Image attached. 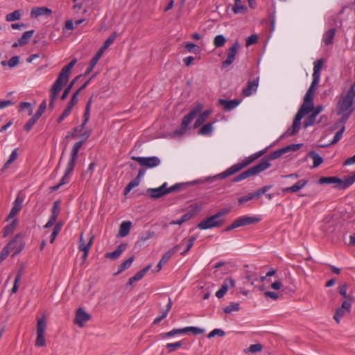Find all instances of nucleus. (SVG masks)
Listing matches in <instances>:
<instances>
[{
	"label": "nucleus",
	"instance_id": "33",
	"mask_svg": "<svg viewBox=\"0 0 355 355\" xmlns=\"http://www.w3.org/2000/svg\"><path fill=\"white\" fill-rule=\"evenodd\" d=\"M35 31H28L23 33L22 36L18 40L19 46H24L29 42V40L34 34Z\"/></svg>",
	"mask_w": 355,
	"mask_h": 355
},
{
	"label": "nucleus",
	"instance_id": "63",
	"mask_svg": "<svg viewBox=\"0 0 355 355\" xmlns=\"http://www.w3.org/2000/svg\"><path fill=\"white\" fill-rule=\"evenodd\" d=\"M37 120L38 119L35 118V116H33L28 121V122L24 125V130L26 132H29Z\"/></svg>",
	"mask_w": 355,
	"mask_h": 355
},
{
	"label": "nucleus",
	"instance_id": "11",
	"mask_svg": "<svg viewBox=\"0 0 355 355\" xmlns=\"http://www.w3.org/2000/svg\"><path fill=\"white\" fill-rule=\"evenodd\" d=\"M239 48L238 42H234L227 51V58L222 62V68H226L233 63Z\"/></svg>",
	"mask_w": 355,
	"mask_h": 355
},
{
	"label": "nucleus",
	"instance_id": "46",
	"mask_svg": "<svg viewBox=\"0 0 355 355\" xmlns=\"http://www.w3.org/2000/svg\"><path fill=\"white\" fill-rule=\"evenodd\" d=\"M323 60L319 59L314 62L313 76H320V70L322 67Z\"/></svg>",
	"mask_w": 355,
	"mask_h": 355
},
{
	"label": "nucleus",
	"instance_id": "39",
	"mask_svg": "<svg viewBox=\"0 0 355 355\" xmlns=\"http://www.w3.org/2000/svg\"><path fill=\"white\" fill-rule=\"evenodd\" d=\"M211 112L210 110H205L202 113H201L198 116V118L195 122L194 126L196 128V127L200 126L201 124H202L207 120V119L208 118V116H209Z\"/></svg>",
	"mask_w": 355,
	"mask_h": 355
},
{
	"label": "nucleus",
	"instance_id": "25",
	"mask_svg": "<svg viewBox=\"0 0 355 355\" xmlns=\"http://www.w3.org/2000/svg\"><path fill=\"white\" fill-rule=\"evenodd\" d=\"M51 13V10L46 7H36L31 10V16L36 18L41 15H50Z\"/></svg>",
	"mask_w": 355,
	"mask_h": 355
},
{
	"label": "nucleus",
	"instance_id": "64",
	"mask_svg": "<svg viewBox=\"0 0 355 355\" xmlns=\"http://www.w3.org/2000/svg\"><path fill=\"white\" fill-rule=\"evenodd\" d=\"M192 332L194 335L202 334L205 332L203 329L196 327H187V332Z\"/></svg>",
	"mask_w": 355,
	"mask_h": 355
},
{
	"label": "nucleus",
	"instance_id": "42",
	"mask_svg": "<svg viewBox=\"0 0 355 355\" xmlns=\"http://www.w3.org/2000/svg\"><path fill=\"white\" fill-rule=\"evenodd\" d=\"M21 10H16L11 13H8L6 15V20L7 21H13L15 20H19L21 18Z\"/></svg>",
	"mask_w": 355,
	"mask_h": 355
},
{
	"label": "nucleus",
	"instance_id": "8",
	"mask_svg": "<svg viewBox=\"0 0 355 355\" xmlns=\"http://www.w3.org/2000/svg\"><path fill=\"white\" fill-rule=\"evenodd\" d=\"M46 329V320L45 315H43L41 318H37V338L35 340V345L38 347L46 346V340L44 338V333Z\"/></svg>",
	"mask_w": 355,
	"mask_h": 355
},
{
	"label": "nucleus",
	"instance_id": "24",
	"mask_svg": "<svg viewBox=\"0 0 355 355\" xmlns=\"http://www.w3.org/2000/svg\"><path fill=\"white\" fill-rule=\"evenodd\" d=\"M151 266V264H148L144 268L137 272L133 277L128 279L127 284L131 286L134 282L141 279L146 272L150 269Z\"/></svg>",
	"mask_w": 355,
	"mask_h": 355
},
{
	"label": "nucleus",
	"instance_id": "19",
	"mask_svg": "<svg viewBox=\"0 0 355 355\" xmlns=\"http://www.w3.org/2000/svg\"><path fill=\"white\" fill-rule=\"evenodd\" d=\"M21 237L20 234H17L1 250L0 255L3 259H6L9 254L10 250L16 247V243L19 239Z\"/></svg>",
	"mask_w": 355,
	"mask_h": 355
},
{
	"label": "nucleus",
	"instance_id": "26",
	"mask_svg": "<svg viewBox=\"0 0 355 355\" xmlns=\"http://www.w3.org/2000/svg\"><path fill=\"white\" fill-rule=\"evenodd\" d=\"M21 200L19 198H17L14 202V205L12 207L8 216H7L6 220L9 221L11 218H14L21 209Z\"/></svg>",
	"mask_w": 355,
	"mask_h": 355
},
{
	"label": "nucleus",
	"instance_id": "6",
	"mask_svg": "<svg viewBox=\"0 0 355 355\" xmlns=\"http://www.w3.org/2000/svg\"><path fill=\"white\" fill-rule=\"evenodd\" d=\"M200 107L198 106L190 111L187 115H185L182 120L180 128L175 130L172 133V137H177L183 135L186 132L188 125L191 121L197 116L198 113L200 111Z\"/></svg>",
	"mask_w": 355,
	"mask_h": 355
},
{
	"label": "nucleus",
	"instance_id": "57",
	"mask_svg": "<svg viewBox=\"0 0 355 355\" xmlns=\"http://www.w3.org/2000/svg\"><path fill=\"white\" fill-rule=\"evenodd\" d=\"M196 239V236H191L190 239H189L187 241L186 249L182 252H181L182 255H184L186 253H187L190 250V249L193 247Z\"/></svg>",
	"mask_w": 355,
	"mask_h": 355
},
{
	"label": "nucleus",
	"instance_id": "55",
	"mask_svg": "<svg viewBox=\"0 0 355 355\" xmlns=\"http://www.w3.org/2000/svg\"><path fill=\"white\" fill-rule=\"evenodd\" d=\"M46 109V102L45 100H44L42 102V103L40 104L38 110H37V112H35V114L33 116H35V118L39 119L42 115V114L44 112Z\"/></svg>",
	"mask_w": 355,
	"mask_h": 355
},
{
	"label": "nucleus",
	"instance_id": "51",
	"mask_svg": "<svg viewBox=\"0 0 355 355\" xmlns=\"http://www.w3.org/2000/svg\"><path fill=\"white\" fill-rule=\"evenodd\" d=\"M17 149H15L11 155H10L9 159L7 160V162L5 163L3 169L8 168L10 165L17 159Z\"/></svg>",
	"mask_w": 355,
	"mask_h": 355
},
{
	"label": "nucleus",
	"instance_id": "52",
	"mask_svg": "<svg viewBox=\"0 0 355 355\" xmlns=\"http://www.w3.org/2000/svg\"><path fill=\"white\" fill-rule=\"evenodd\" d=\"M232 10L235 14L245 13L248 10V8L245 6L241 5V3H238L233 6Z\"/></svg>",
	"mask_w": 355,
	"mask_h": 355
},
{
	"label": "nucleus",
	"instance_id": "7",
	"mask_svg": "<svg viewBox=\"0 0 355 355\" xmlns=\"http://www.w3.org/2000/svg\"><path fill=\"white\" fill-rule=\"evenodd\" d=\"M257 159V156H254L253 155H252L250 157H248L245 160H243L242 162L237 163V164L232 166L231 167L227 168L224 172L215 176L214 178H219L220 179H224L231 175L236 173V172L241 171V169L244 168L245 167H246L247 166L250 164L252 162H254Z\"/></svg>",
	"mask_w": 355,
	"mask_h": 355
},
{
	"label": "nucleus",
	"instance_id": "60",
	"mask_svg": "<svg viewBox=\"0 0 355 355\" xmlns=\"http://www.w3.org/2000/svg\"><path fill=\"white\" fill-rule=\"evenodd\" d=\"M186 49L193 53H198L200 51V48L197 45L193 43H187L185 45Z\"/></svg>",
	"mask_w": 355,
	"mask_h": 355
},
{
	"label": "nucleus",
	"instance_id": "15",
	"mask_svg": "<svg viewBox=\"0 0 355 355\" xmlns=\"http://www.w3.org/2000/svg\"><path fill=\"white\" fill-rule=\"evenodd\" d=\"M260 220V218L257 216H242L236 218L234 221L238 228L240 227L256 224L259 223Z\"/></svg>",
	"mask_w": 355,
	"mask_h": 355
},
{
	"label": "nucleus",
	"instance_id": "40",
	"mask_svg": "<svg viewBox=\"0 0 355 355\" xmlns=\"http://www.w3.org/2000/svg\"><path fill=\"white\" fill-rule=\"evenodd\" d=\"M92 103V96H91L89 98V99L88 100V101L86 104L85 110V112L83 114V119H84L83 121V125H86V123L88 122V120L89 118Z\"/></svg>",
	"mask_w": 355,
	"mask_h": 355
},
{
	"label": "nucleus",
	"instance_id": "3",
	"mask_svg": "<svg viewBox=\"0 0 355 355\" xmlns=\"http://www.w3.org/2000/svg\"><path fill=\"white\" fill-rule=\"evenodd\" d=\"M182 184H175L173 186L166 188L167 183L164 182L162 186L155 189H148L146 191V195L148 196L150 198L157 199L166 194L172 192H175L180 189L182 187Z\"/></svg>",
	"mask_w": 355,
	"mask_h": 355
},
{
	"label": "nucleus",
	"instance_id": "20",
	"mask_svg": "<svg viewBox=\"0 0 355 355\" xmlns=\"http://www.w3.org/2000/svg\"><path fill=\"white\" fill-rule=\"evenodd\" d=\"M110 44H111V36H110L107 38V40L104 42L103 45L101 47V49L98 50V51L92 58V59L90 61V63L96 65L97 64L98 61L99 60V59L101 58L104 51L110 46Z\"/></svg>",
	"mask_w": 355,
	"mask_h": 355
},
{
	"label": "nucleus",
	"instance_id": "9",
	"mask_svg": "<svg viewBox=\"0 0 355 355\" xmlns=\"http://www.w3.org/2000/svg\"><path fill=\"white\" fill-rule=\"evenodd\" d=\"M224 219L218 218L217 215L208 217L198 224L197 227L200 230H207L213 227H218L224 223Z\"/></svg>",
	"mask_w": 355,
	"mask_h": 355
},
{
	"label": "nucleus",
	"instance_id": "59",
	"mask_svg": "<svg viewBox=\"0 0 355 355\" xmlns=\"http://www.w3.org/2000/svg\"><path fill=\"white\" fill-rule=\"evenodd\" d=\"M78 92H74L67 103V107L72 110L73 107L78 103Z\"/></svg>",
	"mask_w": 355,
	"mask_h": 355
},
{
	"label": "nucleus",
	"instance_id": "49",
	"mask_svg": "<svg viewBox=\"0 0 355 355\" xmlns=\"http://www.w3.org/2000/svg\"><path fill=\"white\" fill-rule=\"evenodd\" d=\"M127 244L123 243H121L116 250L112 252V259L118 258L121 254L126 249Z\"/></svg>",
	"mask_w": 355,
	"mask_h": 355
},
{
	"label": "nucleus",
	"instance_id": "48",
	"mask_svg": "<svg viewBox=\"0 0 355 355\" xmlns=\"http://www.w3.org/2000/svg\"><path fill=\"white\" fill-rule=\"evenodd\" d=\"M240 309L239 303L231 302L228 306L223 309L225 313H230L232 311H238Z\"/></svg>",
	"mask_w": 355,
	"mask_h": 355
},
{
	"label": "nucleus",
	"instance_id": "1",
	"mask_svg": "<svg viewBox=\"0 0 355 355\" xmlns=\"http://www.w3.org/2000/svg\"><path fill=\"white\" fill-rule=\"evenodd\" d=\"M285 153L286 152L284 148L274 151L273 153L263 158L257 165L250 168L249 169L236 176L233 179V182H240L248 178L259 174V173L267 169L270 166V164L269 163L270 160L277 159Z\"/></svg>",
	"mask_w": 355,
	"mask_h": 355
},
{
	"label": "nucleus",
	"instance_id": "50",
	"mask_svg": "<svg viewBox=\"0 0 355 355\" xmlns=\"http://www.w3.org/2000/svg\"><path fill=\"white\" fill-rule=\"evenodd\" d=\"M183 345L182 341H178L173 343H168L166 347L168 349V352L171 353L181 347Z\"/></svg>",
	"mask_w": 355,
	"mask_h": 355
},
{
	"label": "nucleus",
	"instance_id": "12",
	"mask_svg": "<svg viewBox=\"0 0 355 355\" xmlns=\"http://www.w3.org/2000/svg\"><path fill=\"white\" fill-rule=\"evenodd\" d=\"M91 319V315L85 312L83 309L78 308L76 311L73 323L80 327L85 326V324Z\"/></svg>",
	"mask_w": 355,
	"mask_h": 355
},
{
	"label": "nucleus",
	"instance_id": "62",
	"mask_svg": "<svg viewBox=\"0 0 355 355\" xmlns=\"http://www.w3.org/2000/svg\"><path fill=\"white\" fill-rule=\"evenodd\" d=\"M258 39L259 37L257 35H251L246 39L245 46L248 47L251 45L255 44L258 42Z\"/></svg>",
	"mask_w": 355,
	"mask_h": 355
},
{
	"label": "nucleus",
	"instance_id": "38",
	"mask_svg": "<svg viewBox=\"0 0 355 355\" xmlns=\"http://www.w3.org/2000/svg\"><path fill=\"white\" fill-rule=\"evenodd\" d=\"M17 225V220L14 219L10 224L7 225L3 229V236L6 237L10 234L12 233Z\"/></svg>",
	"mask_w": 355,
	"mask_h": 355
},
{
	"label": "nucleus",
	"instance_id": "22",
	"mask_svg": "<svg viewBox=\"0 0 355 355\" xmlns=\"http://www.w3.org/2000/svg\"><path fill=\"white\" fill-rule=\"evenodd\" d=\"M308 182L307 180H298L291 187H286L282 189L283 193H296L304 188Z\"/></svg>",
	"mask_w": 355,
	"mask_h": 355
},
{
	"label": "nucleus",
	"instance_id": "31",
	"mask_svg": "<svg viewBox=\"0 0 355 355\" xmlns=\"http://www.w3.org/2000/svg\"><path fill=\"white\" fill-rule=\"evenodd\" d=\"M187 333V327H184L182 329H173V330L163 333L160 334V337L162 338H166L167 337H171L177 334H186Z\"/></svg>",
	"mask_w": 355,
	"mask_h": 355
},
{
	"label": "nucleus",
	"instance_id": "30",
	"mask_svg": "<svg viewBox=\"0 0 355 355\" xmlns=\"http://www.w3.org/2000/svg\"><path fill=\"white\" fill-rule=\"evenodd\" d=\"M336 35V28H331L324 33L323 35V42L326 45L333 43L334 37Z\"/></svg>",
	"mask_w": 355,
	"mask_h": 355
},
{
	"label": "nucleus",
	"instance_id": "10",
	"mask_svg": "<svg viewBox=\"0 0 355 355\" xmlns=\"http://www.w3.org/2000/svg\"><path fill=\"white\" fill-rule=\"evenodd\" d=\"M132 159L137 161L141 166L146 168H153L160 164V159L155 156L153 157H132Z\"/></svg>",
	"mask_w": 355,
	"mask_h": 355
},
{
	"label": "nucleus",
	"instance_id": "32",
	"mask_svg": "<svg viewBox=\"0 0 355 355\" xmlns=\"http://www.w3.org/2000/svg\"><path fill=\"white\" fill-rule=\"evenodd\" d=\"M308 156L313 159V168H316L323 162V159L315 151L311 150L308 153Z\"/></svg>",
	"mask_w": 355,
	"mask_h": 355
},
{
	"label": "nucleus",
	"instance_id": "44",
	"mask_svg": "<svg viewBox=\"0 0 355 355\" xmlns=\"http://www.w3.org/2000/svg\"><path fill=\"white\" fill-rule=\"evenodd\" d=\"M226 42V38L223 35H216L213 41L215 48L222 47Z\"/></svg>",
	"mask_w": 355,
	"mask_h": 355
},
{
	"label": "nucleus",
	"instance_id": "37",
	"mask_svg": "<svg viewBox=\"0 0 355 355\" xmlns=\"http://www.w3.org/2000/svg\"><path fill=\"white\" fill-rule=\"evenodd\" d=\"M179 248V245H175L174 248L170 249L167 251L161 258L160 261L164 265L166 264L168 260L171 259L172 255L175 253Z\"/></svg>",
	"mask_w": 355,
	"mask_h": 355
},
{
	"label": "nucleus",
	"instance_id": "28",
	"mask_svg": "<svg viewBox=\"0 0 355 355\" xmlns=\"http://www.w3.org/2000/svg\"><path fill=\"white\" fill-rule=\"evenodd\" d=\"M72 171H68V168H67L64 172V175L62 178L60 183L58 184L51 187L50 190L51 191H56L60 189V187L65 184H67L69 182V175L71 174Z\"/></svg>",
	"mask_w": 355,
	"mask_h": 355
},
{
	"label": "nucleus",
	"instance_id": "41",
	"mask_svg": "<svg viewBox=\"0 0 355 355\" xmlns=\"http://www.w3.org/2000/svg\"><path fill=\"white\" fill-rule=\"evenodd\" d=\"M140 180L138 178H135L132 180L125 187L124 189V195L126 196L133 188L137 187L140 183Z\"/></svg>",
	"mask_w": 355,
	"mask_h": 355
},
{
	"label": "nucleus",
	"instance_id": "53",
	"mask_svg": "<svg viewBox=\"0 0 355 355\" xmlns=\"http://www.w3.org/2000/svg\"><path fill=\"white\" fill-rule=\"evenodd\" d=\"M315 118L316 116L312 113L309 116H308L304 121V128H306L309 126L313 125L315 122Z\"/></svg>",
	"mask_w": 355,
	"mask_h": 355
},
{
	"label": "nucleus",
	"instance_id": "29",
	"mask_svg": "<svg viewBox=\"0 0 355 355\" xmlns=\"http://www.w3.org/2000/svg\"><path fill=\"white\" fill-rule=\"evenodd\" d=\"M347 284H343L339 286V287H338L339 294L345 298L344 301H348V302H349V304H352L354 302V298L353 296L347 295Z\"/></svg>",
	"mask_w": 355,
	"mask_h": 355
},
{
	"label": "nucleus",
	"instance_id": "36",
	"mask_svg": "<svg viewBox=\"0 0 355 355\" xmlns=\"http://www.w3.org/2000/svg\"><path fill=\"white\" fill-rule=\"evenodd\" d=\"M194 216V214L193 212L189 211L181 216V218L176 220H172L170 224L171 225H181L183 223L190 220Z\"/></svg>",
	"mask_w": 355,
	"mask_h": 355
},
{
	"label": "nucleus",
	"instance_id": "23",
	"mask_svg": "<svg viewBox=\"0 0 355 355\" xmlns=\"http://www.w3.org/2000/svg\"><path fill=\"white\" fill-rule=\"evenodd\" d=\"M66 84L62 83V81L56 79L55 83H53L51 89V95H50V101H55L57 98L58 94L61 91L63 86Z\"/></svg>",
	"mask_w": 355,
	"mask_h": 355
},
{
	"label": "nucleus",
	"instance_id": "54",
	"mask_svg": "<svg viewBox=\"0 0 355 355\" xmlns=\"http://www.w3.org/2000/svg\"><path fill=\"white\" fill-rule=\"evenodd\" d=\"M25 110H28V115H31L33 114L31 104L28 102H21L19 105V111L22 112L24 111Z\"/></svg>",
	"mask_w": 355,
	"mask_h": 355
},
{
	"label": "nucleus",
	"instance_id": "5",
	"mask_svg": "<svg viewBox=\"0 0 355 355\" xmlns=\"http://www.w3.org/2000/svg\"><path fill=\"white\" fill-rule=\"evenodd\" d=\"M355 103V93L352 89H348L347 94L341 96L337 105V114L340 115L345 112L354 110L352 105Z\"/></svg>",
	"mask_w": 355,
	"mask_h": 355
},
{
	"label": "nucleus",
	"instance_id": "27",
	"mask_svg": "<svg viewBox=\"0 0 355 355\" xmlns=\"http://www.w3.org/2000/svg\"><path fill=\"white\" fill-rule=\"evenodd\" d=\"M132 227V222L123 221L120 225L119 231L118 232V237H125L128 235L130 228Z\"/></svg>",
	"mask_w": 355,
	"mask_h": 355
},
{
	"label": "nucleus",
	"instance_id": "13",
	"mask_svg": "<svg viewBox=\"0 0 355 355\" xmlns=\"http://www.w3.org/2000/svg\"><path fill=\"white\" fill-rule=\"evenodd\" d=\"M76 62V58L72 59L68 64H67L62 69L57 79L67 84L69 78L71 71Z\"/></svg>",
	"mask_w": 355,
	"mask_h": 355
},
{
	"label": "nucleus",
	"instance_id": "61",
	"mask_svg": "<svg viewBox=\"0 0 355 355\" xmlns=\"http://www.w3.org/2000/svg\"><path fill=\"white\" fill-rule=\"evenodd\" d=\"M225 335V333L223 330L220 329H214L207 335V338H211L214 337L215 336H218L220 337H223Z\"/></svg>",
	"mask_w": 355,
	"mask_h": 355
},
{
	"label": "nucleus",
	"instance_id": "17",
	"mask_svg": "<svg viewBox=\"0 0 355 355\" xmlns=\"http://www.w3.org/2000/svg\"><path fill=\"white\" fill-rule=\"evenodd\" d=\"M235 286V282L232 278H226L220 288L216 293V296L220 299L222 298L227 293L230 288H233Z\"/></svg>",
	"mask_w": 355,
	"mask_h": 355
},
{
	"label": "nucleus",
	"instance_id": "34",
	"mask_svg": "<svg viewBox=\"0 0 355 355\" xmlns=\"http://www.w3.org/2000/svg\"><path fill=\"white\" fill-rule=\"evenodd\" d=\"M134 259H135V257L132 256L130 258H128V259H126L125 261L121 263L119 266L118 271L114 275H117L120 274L121 272H123V270H125V269L129 268L131 266Z\"/></svg>",
	"mask_w": 355,
	"mask_h": 355
},
{
	"label": "nucleus",
	"instance_id": "2",
	"mask_svg": "<svg viewBox=\"0 0 355 355\" xmlns=\"http://www.w3.org/2000/svg\"><path fill=\"white\" fill-rule=\"evenodd\" d=\"M313 110V94L306 92L304 102L297 111L291 127V130H288V135H295L300 130L302 119Z\"/></svg>",
	"mask_w": 355,
	"mask_h": 355
},
{
	"label": "nucleus",
	"instance_id": "58",
	"mask_svg": "<svg viewBox=\"0 0 355 355\" xmlns=\"http://www.w3.org/2000/svg\"><path fill=\"white\" fill-rule=\"evenodd\" d=\"M345 126L343 125L340 130H338L336 135H334V137L333 140L330 142V145H334L336 144L343 137V134L345 131Z\"/></svg>",
	"mask_w": 355,
	"mask_h": 355
},
{
	"label": "nucleus",
	"instance_id": "16",
	"mask_svg": "<svg viewBox=\"0 0 355 355\" xmlns=\"http://www.w3.org/2000/svg\"><path fill=\"white\" fill-rule=\"evenodd\" d=\"M352 304H349L348 301H343L340 307L336 310L334 315V319L338 324L341 318L345 315L346 311L350 312Z\"/></svg>",
	"mask_w": 355,
	"mask_h": 355
},
{
	"label": "nucleus",
	"instance_id": "43",
	"mask_svg": "<svg viewBox=\"0 0 355 355\" xmlns=\"http://www.w3.org/2000/svg\"><path fill=\"white\" fill-rule=\"evenodd\" d=\"M81 76V75L76 76L74 79H73L71 83L69 84V85L65 88L64 92L62 93L61 96V100L64 101L67 98V96L69 95L71 88L73 87V85L75 84L76 81Z\"/></svg>",
	"mask_w": 355,
	"mask_h": 355
},
{
	"label": "nucleus",
	"instance_id": "45",
	"mask_svg": "<svg viewBox=\"0 0 355 355\" xmlns=\"http://www.w3.org/2000/svg\"><path fill=\"white\" fill-rule=\"evenodd\" d=\"M94 236H92L89 237L88 242L86 243L83 239V234H82L80 237V243L78 248L80 251H83L84 247H88V250H89V248L92 244Z\"/></svg>",
	"mask_w": 355,
	"mask_h": 355
},
{
	"label": "nucleus",
	"instance_id": "21",
	"mask_svg": "<svg viewBox=\"0 0 355 355\" xmlns=\"http://www.w3.org/2000/svg\"><path fill=\"white\" fill-rule=\"evenodd\" d=\"M241 103L240 100L234 99V100H225L223 98H220L218 100V104L223 107V110L225 111H230L235 107H236Z\"/></svg>",
	"mask_w": 355,
	"mask_h": 355
},
{
	"label": "nucleus",
	"instance_id": "47",
	"mask_svg": "<svg viewBox=\"0 0 355 355\" xmlns=\"http://www.w3.org/2000/svg\"><path fill=\"white\" fill-rule=\"evenodd\" d=\"M213 123H207L202 125L199 130V134L202 135H207L210 134L213 130Z\"/></svg>",
	"mask_w": 355,
	"mask_h": 355
},
{
	"label": "nucleus",
	"instance_id": "4",
	"mask_svg": "<svg viewBox=\"0 0 355 355\" xmlns=\"http://www.w3.org/2000/svg\"><path fill=\"white\" fill-rule=\"evenodd\" d=\"M355 182V174L346 178L344 180L340 179L336 176L331 177H322L318 180V183L320 184H336V187L339 189H345L348 188Z\"/></svg>",
	"mask_w": 355,
	"mask_h": 355
},
{
	"label": "nucleus",
	"instance_id": "56",
	"mask_svg": "<svg viewBox=\"0 0 355 355\" xmlns=\"http://www.w3.org/2000/svg\"><path fill=\"white\" fill-rule=\"evenodd\" d=\"M271 188L272 185L264 186L263 187L257 190L254 193H253L254 196L255 197V198H259L262 194H264Z\"/></svg>",
	"mask_w": 355,
	"mask_h": 355
},
{
	"label": "nucleus",
	"instance_id": "14",
	"mask_svg": "<svg viewBox=\"0 0 355 355\" xmlns=\"http://www.w3.org/2000/svg\"><path fill=\"white\" fill-rule=\"evenodd\" d=\"M83 144H84V141H78L74 144L73 148H72L71 158H70V159L67 164V168H68V171H73L74 166H75L76 161L78 158V151H79L80 148H81V146L83 145Z\"/></svg>",
	"mask_w": 355,
	"mask_h": 355
},
{
	"label": "nucleus",
	"instance_id": "18",
	"mask_svg": "<svg viewBox=\"0 0 355 355\" xmlns=\"http://www.w3.org/2000/svg\"><path fill=\"white\" fill-rule=\"evenodd\" d=\"M259 85V78L252 80H248L245 88L243 89L242 94L244 96H250L253 92H255Z\"/></svg>",
	"mask_w": 355,
	"mask_h": 355
},
{
	"label": "nucleus",
	"instance_id": "35",
	"mask_svg": "<svg viewBox=\"0 0 355 355\" xmlns=\"http://www.w3.org/2000/svg\"><path fill=\"white\" fill-rule=\"evenodd\" d=\"M60 211V201L56 200L53 202L50 218L56 221Z\"/></svg>",
	"mask_w": 355,
	"mask_h": 355
}]
</instances>
